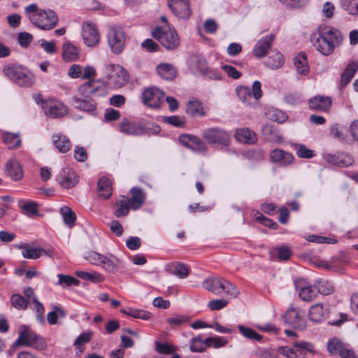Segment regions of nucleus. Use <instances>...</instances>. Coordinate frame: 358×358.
<instances>
[{
  "label": "nucleus",
  "instance_id": "42",
  "mask_svg": "<svg viewBox=\"0 0 358 358\" xmlns=\"http://www.w3.org/2000/svg\"><path fill=\"white\" fill-rule=\"evenodd\" d=\"M75 274L81 279L88 280L92 282H101L104 280L103 275L96 271L87 272L83 271H77Z\"/></svg>",
  "mask_w": 358,
  "mask_h": 358
},
{
  "label": "nucleus",
  "instance_id": "41",
  "mask_svg": "<svg viewBox=\"0 0 358 358\" xmlns=\"http://www.w3.org/2000/svg\"><path fill=\"white\" fill-rule=\"evenodd\" d=\"M59 212L63 218L64 224L69 228H72L76 220V215L75 213L68 206L62 207Z\"/></svg>",
  "mask_w": 358,
  "mask_h": 358
},
{
  "label": "nucleus",
  "instance_id": "63",
  "mask_svg": "<svg viewBox=\"0 0 358 358\" xmlns=\"http://www.w3.org/2000/svg\"><path fill=\"white\" fill-rule=\"evenodd\" d=\"M74 158L78 162H85L87 158V153L83 147L76 146L74 150Z\"/></svg>",
  "mask_w": 358,
  "mask_h": 358
},
{
  "label": "nucleus",
  "instance_id": "19",
  "mask_svg": "<svg viewBox=\"0 0 358 358\" xmlns=\"http://www.w3.org/2000/svg\"><path fill=\"white\" fill-rule=\"evenodd\" d=\"M274 38V35L271 34L262 37L259 41H257L253 49V53L255 56L257 57H264L266 55L268 49L271 47Z\"/></svg>",
  "mask_w": 358,
  "mask_h": 358
},
{
  "label": "nucleus",
  "instance_id": "30",
  "mask_svg": "<svg viewBox=\"0 0 358 358\" xmlns=\"http://www.w3.org/2000/svg\"><path fill=\"white\" fill-rule=\"evenodd\" d=\"M357 70V62L353 61L348 64L341 78V85L343 87H345L350 82Z\"/></svg>",
  "mask_w": 358,
  "mask_h": 358
},
{
  "label": "nucleus",
  "instance_id": "37",
  "mask_svg": "<svg viewBox=\"0 0 358 358\" xmlns=\"http://www.w3.org/2000/svg\"><path fill=\"white\" fill-rule=\"evenodd\" d=\"M121 313L136 319L148 320L152 317V313L141 309H135L129 308L128 309H122Z\"/></svg>",
  "mask_w": 358,
  "mask_h": 358
},
{
  "label": "nucleus",
  "instance_id": "40",
  "mask_svg": "<svg viewBox=\"0 0 358 358\" xmlns=\"http://www.w3.org/2000/svg\"><path fill=\"white\" fill-rule=\"evenodd\" d=\"M266 115L269 120L277 122L278 123H283L288 118V116L285 112L275 108H268L266 113Z\"/></svg>",
  "mask_w": 358,
  "mask_h": 358
},
{
  "label": "nucleus",
  "instance_id": "32",
  "mask_svg": "<svg viewBox=\"0 0 358 358\" xmlns=\"http://www.w3.org/2000/svg\"><path fill=\"white\" fill-rule=\"evenodd\" d=\"M235 137L238 141L249 144L254 143L257 140L255 132L248 128L237 129L235 133Z\"/></svg>",
  "mask_w": 358,
  "mask_h": 358
},
{
  "label": "nucleus",
  "instance_id": "36",
  "mask_svg": "<svg viewBox=\"0 0 358 358\" xmlns=\"http://www.w3.org/2000/svg\"><path fill=\"white\" fill-rule=\"evenodd\" d=\"M79 51L78 48L70 43H66L63 45L62 57L66 62H73L78 59Z\"/></svg>",
  "mask_w": 358,
  "mask_h": 358
},
{
  "label": "nucleus",
  "instance_id": "21",
  "mask_svg": "<svg viewBox=\"0 0 358 358\" xmlns=\"http://www.w3.org/2000/svg\"><path fill=\"white\" fill-rule=\"evenodd\" d=\"M295 286L299 290V295L303 301H312L318 294L315 284L312 286L306 285L305 282L300 280L296 282Z\"/></svg>",
  "mask_w": 358,
  "mask_h": 358
},
{
  "label": "nucleus",
  "instance_id": "10",
  "mask_svg": "<svg viewBox=\"0 0 358 358\" xmlns=\"http://www.w3.org/2000/svg\"><path fill=\"white\" fill-rule=\"evenodd\" d=\"M164 93L159 89L150 87L145 90L142 93L143 103L148 106L157 108L163 103Z\"/></svg>",
  "mask_w": 358,
  "mask_h": 358
},
{
  "label": "nucleus",
  "instance_id": "61",
  "mask_svg": "<svg viewBox=\"0 0 358 358\" xmlns=\"http://www.w3.org/2000/svg\"><path fill=\"white\" fill-rule=\"evenodd\" d=\"M279 1L290 8H301L306 5L308 0H279Z\"/></svg>",
  "mask_w": 358,
  "mask_h": 358
},
{
  "label": "nucleus",
  "instance_id": "27",
  "mask_svg": "<svg viewBox=\"0 0 358 358\" xmlns=\"http://www.w3.org/2000/svg\"><path fill=\"white\" fill-rule=\"evenodd\" d=\"M156 71L160 77L166 80H173L177 74L176 68L172 64L167 63L158 64Z\"/></svg>",
  "mask_w": 358,
  "mask_h": 358
},
{
  "label": "nucleus",
  "instance_id": "28",
  "mask_svg": "<svg viewBox=\"0 0 358 358\" xmlns=\"http://www.w3.org/2000/svg\"><path fill=\"white\" fill-rule=\"evenodd\" d=\"M97 185L99 196L105 199H109L112 195L111 181L106 177H102L99 180Z\"/></svg>",
  "mask_w": 358,
  "mask_h": 358
},
{
  "label": "nucleus",
  "instance_id": "46",
  "mask_svg": "<svg viewBox=\"0 0 358 358\" xmlns=\"http://www.w3.org/2000/svg\"><path fill=\"white\" fill-rule=\"evenodd\" d=\"M283 64L284 58L280 52H276L271 55L266 61V65L273 69H280Z\"/></svg>",
  "mask_w": 358,
  "mask_h": 358
},
{
  "label": "nucleus",
  "instance_id": "47",
  "mask_svg": "<svg viewBox=\"0 0 358 358\" xmlns=\"http://www.w3.org/2000/svg\"><path fill=\"white\" fill-rule=\"evenodd\" d=\"M208 348L206 338L203 340L201 336H197L191 339L190 349L192 352H202Z\"/></svg>",
  "mask_w": 358,
  "mask_h": 358
},
{
  "label": "nucleus",
  "instance_id": "18",
  "mask_svg": "<svg viewBox=\"0 0 358 358\" xmlns=\"http://www.w3.org/2000/svg\"><path fill=\"white\" fill-rule=\"evenodd\" d=\"M332 105V99L326 96H315L309 99L308 106L312 110L327 112Z\"/></svg>",
  "mask_w": 358,
  "mask_h": 358
},
{
  "label": "nucleus",
  "instance_id": "49",
  "mask_svg": "<svg viewBox=\"0 0 358 358\" xmlns=\"http://www.w3.org/2000/svg\"><path fill=\"white\" fill-rule=\"evenodd\" d=\"M315 286L317 287V294L323 295H328L333 292L334 287L331 283L326 280H319L316 282Z\"/></svg>",
  "mask_w": 358,
  "mask_h": 358
},
{
  "label": "nucleus",
  "instance_id": "62",
  "mask_svg": "<svg viewBox=\"0 0 358 358\" xmlns=\"http://www.w3.org/2000/svg\"><path fill=\"white\" fill-rule=\"evenodd\" d=\"M166 122L176 127H182L185 124V120L183 117L177 115H173L165 117Z\"/></svg>",
  "mask_w": 358,
  "mask_h": 358
},
{
  "label": "nucleus",
  "instance_id": "11",
  "mask_svg": "<svg viewBox=\"0 0 358 358\" xmlns=\"http://www.w3.org/2000/svg\"><path fill=\"white\" fill-rule=\"evenodd\" d=\"M42 108L45 115L50 118L63 117L67 113L66 107L62 102L56 100L43 101Z\"/></svg>",
  "mask_w": 358,
  "mask_h": 358
},
{
  "label": "nucleus",
  "instance_id": "48",
  "mask_svg": "<svg viewBox=\"0 0 358 358\" xmlns=\"http://www.w3.org/2000/svg\"><path fill=\"white\" fill-rule=\"evenodd\" d=\"M3 141L10 148H17L21 143L19 135L10 132L3 134Z\"/></svg>",
  "mask_w": 358,
  "mask_h": 358
},
{
  "label": "nucleus",
  "instance_id": "64",
  "mask_svg": "<svg viewBox=\"0 0 358 358\" xmlns=\"http://www.w3.org/2000/svg\"><path fill=\"white\" fill-rule=\"evenodd\" d=\"M40 45L48 54H55L57 52L55 43L53 41H46L41 39L40 41Z\"/></svg>",
  "mask_w": 358,
  "mask_h": 358
},
{
  "label": "nucleus",
  "instance_id": "26",
  "mask_svg": "<svg viewBox=\"0 0 358 358\" xmlns=\"http://www.w3.org/2000/svg\"><path fill=\"white\" fill-rule=\"evenodd\" d=\"M6 172L13 180H20L23 177V171L16 160H10L6 165Z\"/></svg>",
  "mask_w": 358,
  "mask_h": 358
},
{
  "label": "nucleus",
  "instance_id": "55",
  "mask_svg": "<svg viewBox=\"0 0 358 358\" xmlns=\"http://www.w3.org/2000/svg\"><path fill=\"white\" fill-rule=\"evenodd\" d=\"M103 256V255L95 251H89L85 253L84 258L88 261L90 264L100 266Z\"/></svg>",
  "mask_w": 358,
  "mask_h": 358
},
{
  "label": "nucleus",
  "instance_id": "1",
  "mask_svg": "<svg viewBox=\"0 0 358 358\" xmlns=\"http://www.w3.org/2000/svg\"><path fill=\"white\" fill-rule=\"evenodd\" d=\"M343 41V34L338 29L322 25L313 34L311 42L315 48L324 56H329L340 46Z\"/></svg>",
  "mask_w": 358,
  "mask_h": 358
},
{
  "label": "nucleus",
  "instance_id": "34",
  "mask_svg": "<svg viewBox=\"0 0 358 358\" xmlns=\"http://www.w3.org/2000/svg\"><path fill=\"white\" fill-rule=\"evenodd\" d=\"M98 90L99 87L95 86V80H89L78 87V92L84 98H88L94 95Z\"/></svg>",
  "mask_w": 358,
  "mask_h": 358
},
{
  "label": "nucleus",
  "instance_id": "43",
  "mask_svg": "<svg viewBox=\"0 0 358 358\" xmlns=\"http://www.w3.org/2000/svg\"><path fill=\"white\" fill-rule=\"evenodd\" d=\"M290 145L296 151L297 156L300 158L310 159L315 156L314 151L307 148L303 144L290 143Z\"/></svg>",
  "mask_w": 358,
  "mask_h": 358
},
{
  "label": "nucleus",
  "instance_id": "25",
  "mask_svg": "<svg viewBox=\"0 0 358 358\" xmlns=\"http://www.w3.org/2000/svg\"><path fill=\"white\" fill-rule=\"evenodd\" d=\"M71 103L76 108L84 111H93L96 104L91 97L80 99L73 96L71 99Z\"/></svg>",
  "mask_w": 358,
  "mask_h": 358
},
{
  "label": "nucleus",
  "instance_id": "29",
  "mask_svg": "<svg viewBox=\"0 0 358 358\" xmlns=\"http://www.w3.org/2000/svg\"><path fill=\"white\" fill-rule=\"evenodd\" d=\"M52 139L54 145L59 152L65 153L70 150L71 143L66 136L62 134H54L52 135Z\"/></svg>",
  "mask_w": 358,
  "mask_h": 358
},
{
  "label": "nucleus",
  "instance_id": "4",
  "mask_svg": "<svg viewBox=\"0 0 358 358\" xmlns=\"http://www.w3.org/2000/svg\"><path fill=\"white\" fill-rule=\"evenodd\" d=\"M15 345L29 346L38 350H43L47 346L41 336L36 334L29 327L25 325L20 327L19 336L15 341Z\"/></svg>",
  "mask_w": 358,
  "mask_h": 358
},
{
  "label": "nucleus",
  "instance_id": "51",
  "mask_svg": "<svg viewBox=\"0 0 358 358\" xmlns=\"http://www.w3.org/2000/svg\"><path fill=\"white\" fill-rule=\"evenodd\" d=\"M236 92L240 100L245 103H250L253 97L250 89L244 86L236 87Z\"/></svg>",
  "mask_w": 358,
  "mask_h": 358
},
{
  "label": "nucleus",
  "instance_id": "16",
  "mask_svg": "<svg viewBox=\"0 0 358 358\" xmlns=\"http://www.w3.org/2000/svg\"><path fill=\"white\" fill-rule=\"evenodd\" d=\"M180 142L188 148L199 151H206V143L197 136L192 134H181L179 136Z\"/></svg>",
  "mask_w": 358,
  "mask_h": 358
},
{
  "label": "nucleus",
  "instance_id": "50",
  "mask_svg": "<svg viewBox=\"0 0 358 358\" xmlns=\"http://www.w3.org/2000/svg\"><path fill=\"white\" fill-rule=\"evenodd\" d=\"M238 329L240 333L245 338L248 339H255L258 341H261L262 340V336L257 334L252 329L246 327L242 324L238 325Z\"/></svg>",
  "mask_w": 358,
  "mask_h": 358
},
{
  "label": "nucleus",
  "instance_id": "8",
  "mask_svg": "<svg viewBox=\"0 0 358 358\" xmlns=\"http://www.w3.org/2000/svg\"><path fill=\"white\" fill-rule=\"evenodd\" d=\"M108 43L114 54L119 55L122 52L126 43V35L121 26L113 25L109 28Z\"/></svg>",
  "mask_w": 358,
  "mask_h": 358
},
{
  "label": "nucleus",
  "instance_id": "23",
  "mask_svg": "<svg viewBox=\"0 0 358 358\" xmlns=\"http://www.w3.org/2000/svg\"><path fill=\"white\" fill-rule=\"evenodd\" d=\"M262 132L268 141L275 143H281L283 141L282 134L271 124H264L262 127Z\"/></svg>",
  "mask_w": 358,
  "mask_h": 358
},
{
  "label": "nucleus",
  "instance_id": "35",
  "mask_svg": "<svg viewBox=\"0 0 358 358\" xmlns=\"http://www.w3.org/2000/svg\"><path fill=\"white\" fill-rule=\"evenodd\" d=\"M294 66L300 75H307L309 72L307 57L305 53H299L294 57Z\"/></svg>",
  "mask_w": 358,
  "mask_h": 358
},
{
  "label": "nucleus",
  "instance_id": "31",
  "mask_svg": "<svg viewBox=\"0 0 358 358\" xmlns=\"http://www.w3.org/2000/svg\"><path fill=\"white\" fill-rule=\"evenodd\" d=\"M187 113L192 117H203L206 111L202 103L199 100L189 101L187 104Z\"/></svg>",
  "mask_w": 358,
  "mask_h": 358
},
{
  "label": "nucleus",
  "instance_id": "45",
  "mask_svg": "<svg viewBox=\"0 0 358 358\" xmlns=\"http://www.w3.org/2000/svg\"><path fill=\"white\" fill-rule=\"evenodd\" d=\"M22 249V255L26 259H36L41 257L43 250L28 245L20 246Z\"/></svg>",
  "mask_w": 358,
  "mask_h": 358
},
{
  "label": "nucleus",
  "instance_id": "2",
  "mask_svg": "<svg viewBox=\"0 0 358 358\" xmlns=\"http://www.w3.org/2000/svg\"><path fill=\"white\" fill-rule=\"evenodd\" d=\"M203 288L216 294L225 293L231 297L236 298L239 294L238 288L227 280L220 276H210L202 283Z\"/></svg>",
  "mask_w": 358,
  "mask_h": 358
},
{
  "label": "nucleus",
  "instance_id": "6",
  "mask_svg": "<svg viewBox=\"0 0 358 358\" xmlns=\"http://www.w3.org/2000/svg\"><path fill=\"white\" fill-rule=\"evenodd\" d=\"M152 36L167 50H175L180 45V38L174 28L157 27L152 31Z\"/></svg>",
  "mask_w": 358,
  "mask_h": 358
},
{
  "label": "nucleus",
  "instance_id": "52",
  "mask_svg": "<svg viewBox=\"0 0 358 358\" xmlns=\"http://www.w3.org/2000/svg\"><path fill=\"white\" fill-rule=\"evenodd\" d=\"M344 348L343 343L336 338L330 340L327 344L328 351L331 355H341Z\"/></svg>",
  "mask_w": 358,
  "mask_h": 358
},
{
  "label": "nucleus",
  "instance_id": "59",
  "mask_svg": "<svg viewBox=\"0 0 358 358\" xmlns=\"http://www.w3.org/2000/svg\"><path fill=\"white\" fill-rule=\"evenodd\" d=\"M59 278V284L64 285L66 286H71V285H78L80 281L74 277L67 275H58Z\"/></svg>",
  "mask_w": 358,
  "mask_h": 358
},
{
  "label": "nucleus",
  "instance_id": "56",
  "mask_svg": "<svg viewBox=\"0 0 358 358\" xmlns=\"http://www.w3.org/2000/svg\"><path fill=\"white\" fill-rule=\"evenodd\" d=\"M208 347L213 346L214 348L224 347L227 344V340L221 336L208 337L206 338Z\"/></svg>",
  "mask_w": 358,
  "mask_h": 358
},
{
  "label": "nucleus",
  "instance_id": "22",
  "mask_svg": "<svg viewBox=\"0 0 358 358\" xmlns=\"http://www.w3.org/2000/svg\"><path fill=\"white\" fill-rule=\"evenodd\" d=\"M58 180L61 186L67 189L73 187L78 182L76 173L69 168L63 169Z\"/></svg>",
  "mask_w": 358,
  "mask_h": 358
},
{
  "label": "nucleus",
  "instance_id": "12",
  "mask_svg": "<svg viewBox=\"0 0 358 358\" xmlns=\"http://www.w3.org/2000/svg\"><path fill=\"white\" fill-rule=\"evenodd\" d=\"M82 36L84 43L89 47L96 45L99 41V34L96 26L92 22L83 23L82 27Z\"/></svg>",
  "mask_w": 358,
  "mask_h": 358
},
{
  "label": "nucleus",
  "instance_id": "15",
  "mask_svg": "<svg viewBox=\"0 0 358 358\" xmlns=\"http://www.w3.org/2000/svg\"><path fill=\"white\" fill-rule=\"evenodd\" d=\"M269 157L273 163L282 167L289 166L294 160V157L291 152L278 148L271 150Z\"/></svg>",
  "mask_w": 358,
  "mask_h": 358
},
{
  "label": "nucleus",
  "instance_id": "57",
  "mask_svg": "<svg viewBox=\"0 0 358 358\" xmlns=\"http://www.w3.org/2000/svg\"><path fill=\"white\" fill-rule=\"evenodd\" d=\"M32 303L34 305V309L37 313L36 314L37 322L41 324H44L45 323V317L43 316V313H44L45 310H44V307H43V304L40 301H38L37 298H34Z\"/></svg>",
  "mask_w": 358,
  "mask_h": 358
},
{
  "label": "nucleus",
  "instance_id": "14",
  "mask_svg": "<svg viewBox=\"0 0 358 358\" xmlns=\"http://www.w3.org/2000/svg\"><path fill=\"white\" fill-rule=\"evenodd\" d=\"M150 129L141 122H131L127 119L123 120L120 124V131L127 135L142 136Z\"/></svg>",
  "mask_w": 358,
  "mask_h": 358
},
{
  "label": "nucleus",
  "instance_id": "17",
  "mask_svg": "<svg viewBox=\"0 0 358 358\" xmlns=\"http://www.w3.org/2000/svg\"><path fill=\"white\" fill-rule=\"evenodd\" d=\"M285 322L295 329H303L306 328V321L301 316L299 311L295 308H289L284 315Z\"/></svg>",
  "mask_w": 358,
  "mask_h": 358
},
{
  "label": "nucleus",
  "instance_id": "54",
  "mask_svg": "<svg viewBox=\"0 0 358 358\" xmlns=\"http://www.w3.org/2000/svg\"><path fill=\"white\" fill-rule=\"evenodd\" d=\"M12 305L17 309L24 310L27 307L28 301L27 299L20 294H13L10 298Z\"/></svg>",
  "mask_w": 358,
  "mask_h": 358
},
{
  "label": "nucleus",
  "instance_id": "20",
  "mask_svg": "<svg viewBox=\"0 0 358 358\" xmlns=\"http://www.w3.org/2000/svg\"><path fill=\"white\" fill-rule=\"evenodd\" d=\"M325 159L329 164L340 167L349 166L352 165L354 162L352 157L350 155L344 152L327 154Z\"/></svg>",
  "mask_w": 358,
  "mask_h": 358
},
{
  "label": "nucleus",
  "instance_id": "9",
  "mask_svg": "<svg viewBox=\"0 0 358 358\" xmlns=\"http://www.w3.org/2000/svg\"><path fill=\"white\" fill-rule=\"evenodd\" d=\"M108 80L110 84L119 88L129 82V76L123 66L119 64H110L109 66Z\"/></svg>",
  "mask_w": 358,
  "mask_h": 358
},
{
  "label": "nucleus",
  "instance_id": "53",
  "mask_svg": "<svg viewBox=\"0 0 358 358\" xmlns=\"http://www.w3.org/2000/svg\"><path fill=\"white\" fill-rule=\"evenodd\" d=\"M341 4L350 15H358V0H341Z\"/></svg>",
  "mask_w": 358,
  "mask_h": 358
},
{
  "label": "nucleus",
  "instance_id": "5",
  "mask_svg": "<svg viewBox=\"0 0 358 358\" xmlns=\"http://www.w3.org/2000/svg\"><path fill=\"white\" fill-rule=\"evenodd\" d=\"M201 136L206 143L220 149L227 148L230 142L229 132L220 127L206 128L202 131Z\"/></svg>",
  "mask_w": 358,
  "mask_h": 358
},
{
  "label": "nucleus",
  "instance_id": "24",
  "mask_svg": "<svg viewBox=\"0 0 358 358\" xmlns=\"http://www.w3.org/2000/svg\"><path fill=\"white\" fill-rule=\"evenodd\" d=\"M100 266L108 273H115L122 266L121 261L113 255L103 256Z\"/></svg>",
  "mask_w": 358,
  "mask_h": 358
},
{
  "label": "nucleus",
  "instance_id": "58",
  "mask_svg": "<svg viewBox=\"0 0 358 358\" xmlns=\"http://www.w3.org/2000/svg\"><path fill=\"white\" fill-rule=\"evenodd\" d=\"M189 268L186 265L181 263L176 264L173 271V274L179 278H185L189 275Z\"/></svg>",
  "mask_w": 358,
  "mask_h": 358
},
{
  "label": "nucleus",
  "instance_id": "38",
  "mask_svg": "<svg viewBox=\"0 0 358 358\" xmlns=\"http://www.w3.org/2000/svg\"><path fill=\"white\" fill-rule=\"evenodd\" d=\"M325 317V313L322 303H316L309 310V319L313 322H320Z\"/></svg>",
  "mask_w": 358,
  "mask_h": 358
},
{
  "label": "nucleus",
  "instance_id": "13",
  "mask_svg": "<svg viewBox=\"0 0 358 358\" xmlns=\"http://www.w3.org/2000/svg\"><path fill=\"white\" fill-rule=\"evenodd\" d=\"M168 6L172 13L179 18L188 19L191 15V8L188 0H168Z\"/></svg>",
  "mask_w": 358,
  "mask_h": 358
},
{
  "label": "nucleus",
  "instance_id": "33",
  "mask_svg": "<svg viewBox=\"0 0 358 358\" xmlns=\"http://www.w3.org/2000/svg\"><path fill=\"white\" fill-rule=\"evenodd\" d=\"M131 198L129 199L131 208L134 210L139 208L145 201V194L138 187H133L131 189Z\"/></svg>",
  "mask_w": 358,
  "mask_h": 358
},
{
  "label": "nucleus",
  "instance_id": "3",
  "mask_svg": "<svg viewBox=\"0 0 358 358\" xmlns=\"http://www.w3.org/2000/svg\"><path fill=\"white\" fill-rule=\"evenodd\" d=\"M3 73L20 87H29L34 83V75L22 66H6L3 68Z\"/></svg>",
  "mask_w": 358,
  "mask_h": 358
},
{
  "label": "nucleus",
  "instance_id": "39",
  "mask_svg": "<svg viewBox=\"0 0 358 358\" xmlns=\"http://www.w3.org/2000/svg\"><path fill=\"white\" fill-rule=\"evenodd\" d=\"M18 206L27 216L31 217L38 215V204L34 201L21 200L18 202Z\"/></svg>",
  "mask_w": 358,
  "mask_h": 358
},
{
  "label": "nucleus",
  "instance_id": "60",
  "mask_svg": "<svg viewBox=\"0 0 358 358\" xmlns=\"http://www.w3.org/2000/svg\"><path fill=\"white\" fill-rule=\"evenodd\" d=\"M228 301L225 299H213L208 302V306L210 310H220L225 308Z\"/></svg>",
  "mask_w": 358,
  "mask_h": 358
},
{
  "label": "nucleus",
  "instance_id": "7",
  "mask_svg": "<svg viewBox=\"0 0 358 358\" xmlns=\"http://www.w3.org/2000/svg\"><path fill=\"white\" fill-rule=\"evenodd\" d=\"M30 22L42 30L52 29L58 22L57 14L52 10H40L29 17Z\"/></svg>",
  "mask_w": 358,
  "mask_h": 358
},
{
  "label": "nucleus",
  "instance_id": "44",
  "mask_svg": "<svg viewBox=\"0 0 358 358\" xmlns=\"http://www.w3.org/2000/svg\"><path fill=\"white\" fill-rule=\"evenodd\" d=\"M117 208L115 212V215L117 217L126 216L129 210L130 202L129 199L125 196L122 198L117 201Z\"/></svg>",
  "mask_w": 358,
  "mask_h": 358
}]
</instances>
